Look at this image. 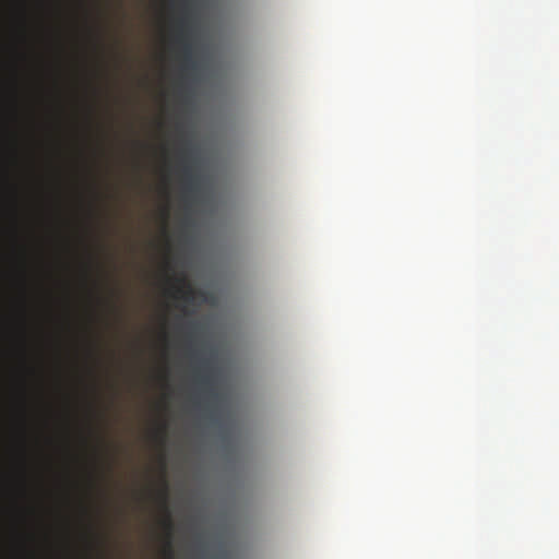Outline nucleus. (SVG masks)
I'll list each match as a JSON object with an SVG mask.
<instances>
[{"label":"nucleus","instance_id":"nucleus-1","mask_svg":"<svg viewBox=\"0 0 559 559\" xmlns=\"http://www.w3.org/2000/svg\"><path fill=\"white\" fill-rule=\"evenodd\" d=\"M187 25L188 21L186 16H182L177 21L176 40L181 45L182 48V59L185 68L194 70L197 68V63L193 58V47L189 39Z\"/></svg>","mask_w":559,"mask_h":559},{"label":"nucleus","instance_id":"nucleus-2","mask_svg":"<svg viewBox=\"0 0 559 559\" xmlns=\"http://www.w3.org/2000/svg\"><path fill=\"white\" fill-rule=\"evenodd\" d=\"M191 155H192V151L189 150L188 147L182 148L180 151V157L182 160V182H183L185 189L188 192H197L199 190V186H200V178L193 171V168L189 163Z\"/></svg>","mask_w":559,"mask_h":559},{"label":"nucleus","instance_id":"nucleus-3","mask_svg":"<svg viewBox=\"0 0 559 559\" xmlns=\"http://www.w3.org/2000/svg\"><path fill=\"white\" fill-rule=\"evenodd\" d=\"M194 376L202 389L213 399L217 397L214 390V377L212 374L211 361L201 359L200 366L194 369Z\"/></svg>","mask_w":559,"mask_h":559},{"label":"nucleus","instance_id":"nucleus-4","mask_svg":"<svg viewBox=\"0 0 559 559\" xmlns=\"http://www.w3.org/2000/svg\"><path fill=\"white\" fill-rule=\"evenodd\" d=\"M159 497H160V500H162V503H163V507L165 509V512H166V515L163 520V526L166 531V535H167V540H166V545H165V556L167 559H174V556H175V552H174V549H173V544H171V537H173V533H174V522L171 520V516H170V513L167 509V501H168V488H167V485L166 483H164V486H163V489L159 493Z\"/></svg>","mask_w":559,"mask_h":559},{"label":"nucleus","instance_id":"nucleus-5","mask_svg":"<svg viewBox=\"0 0 559 559\" xmlns=\"http://www.w3.org/2000/svg\"><path fill=\"white\" fill-rule=\"evenodd\" d=\"M177 284L174 289V297L182 299L187 304H193L197 298L203 296L201 290L195 289L185 275L174 277Z\"/></svg>","mask_w":559,"mask_h":559},{"label":"nucleus","instance_id":"nucleus-6","mask_svg":"<svg viewBox=\"0 0 559 559\" xmlns=\"http://www.w3.org/2000/svg\"><path fill=\"white\" fill-rule=\"evenodd\" d=\"M156 437L162 444L166 442L167 439V425L164 423L156 431Z\"/></svg>","mask_w":559,"mask_h":559},{"label":"nucleus","instance_id":"nucleus-7","mask_svg":"<svg viewBox=\"0 0 559 559\" xmlns=\"http://www.w3.org/2000/svg\"><path fill=\"white\" fill-rule=\"evenodd\" d=\"M190 328L194 330L197 328V323H194V322L190 323Z\"/></svg>","mask_w":559,"mask_h":559}]
</instances>
